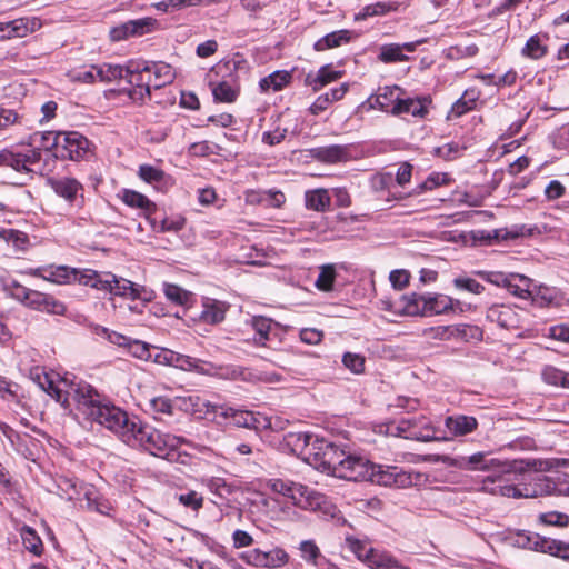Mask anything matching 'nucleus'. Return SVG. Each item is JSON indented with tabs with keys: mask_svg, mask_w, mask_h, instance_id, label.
I'll return each mask as SVG.
<instances>
[{
	"mask_svg": "<svg viewBox=\"0 0 569 569\" xmlns=\"http://www.w3.org/2000/svg\"><path fill=\"white\" fill-rule=\"evenodd\" d=\"M425 40H418L415 42H406L403 44L389 43L383 44L380 48L379 60L385 63L407 61L409 58L403 51L413 52L418 44L423 43Z\"/></svg>",
	"mask_w": 569,
	"mask_h": 569,
	"instance_id": "nucleus-25",
	"label": "nucleus"
},
{
	"mask_svg": "<svg viewBox=\"0 0 569 569\" xmlns=\"http://www.w3.org/2000/svg\"><path fill=\"white\" fill-rule=\"evenodd\" d=\"M427 476L420 472L406 471L397 466L371 463L370 478L367 481L386 487L409 488L426 482Z\"/></svg>",
	"mask_w": 569,
	"mask_h": 569,
	"instance_id": "nucleus-5",
	"label": "nucleus"
},
{
	"mask_svg": "<svg viewBox=\"0 0 569 569\" xmlns=\"http://www.w3.org/2000/svg\"><path fill=\"white\" fill-rule=\"evenodd\" d=\"M478 94L475 91H466L463 96L457 100L449 112V117H460L473 109Z\"/></svg>",
	"mask_w": 569,
	"mask_h": 569,
	"instance_id": "nucleus-47",
	"label": "nucleus"
},
{
	"mask_svg": "<svg viewBox=\"0 0 569 569\" xmlns=\"http://www.w3.org/2000/svg\"><path fill=\"white\" fill-rule=\"evenodd\" d=\"M290 443L293 450H298L302 459L315 467L320 468L321 460L327 455L330 441L309 433L290 435Z\"/></svg>",
	"mask_w": 569,
	"mask_h": 569,
	"instance_id": "nucleus-10",
	"label": "nucleus"
},
{
	"mask_svg": "<svg viewBox=\"0 0 569 569\" xmlns=\"http://www.w3.org/2000/svg\"><path fill=\"white\" fill-rule=\"evenodd\" d=\"M298 482L283 480V479H271L268 482V487L276 493L282 495L289 498L292 501L293 498V489L297 487Z\"/></svg>",
	"mask_w": 569,
	"mask_h": 569,
	"instance_id": "nucleus-59",
	"label": "nucleus"
},
{
	"mask_svg": "<svg viewBox=\"0 0 569 569\" xmlns=\"http://www.w3.org/2000/svg\"><path fill=\"white\" fill-rule=\"evenodd\" d=\"M430 100L428 98H400L397 103L392 107L390 112L393 116L399 114H411L413 117L423 118L428 113V104Z\"/></svg>",
	"mask_w": 569,
	"mask_h": 569,
	"instance_id": "nucleus-26",
	"label": "nucleus"
},
{
	"mask_svg": "<svg viewBox=\"0 0 569 569\" xmlns=\"http://www.w3.org/2000/svg\"><path fill=\"white\" fill-rule=\"evenodd\" d=\"M506 473H495L487 476L482 480L481 490L491 495H498L501 497H512V498H520V497H537L538 495H528V492H531L535 489V486L532 488L526 487L523 491L519 489L515 485L510 483H503L502 482V476Z\"/></svg>",
	"mask_w": 569,
	"mask_h": 569,
	"instance_id": "nucleus-18",
	"label": "nucleus"
},
{
	"mask_svg": "<svg viewBox=\"0 0 569 569\" xmlns=\"http://www.w3.org/2000/svg\"><path fill=\"white\" fill-rule=\"evenodd\" d=\"M530 286L531 279L528 277L518 273H511L510 279L508 280L505 288L511 295L521 299H527L530 297Z\"/></svg>",
	"mask_w": 569,
	"mask_h": 569,
	"instance_id": "nucleus-39",
	"label": "nucleus"
},
{
	"mask_svg": "<svg viewBox=\"0 0 569 569\" xmlns=\"http://www.w3.org/2000/svg\"><path fill=\"white\" fill-rule=\"evenodd\" d=\"M341 71H335L330 68V66L321 67L317 73V77L311 82L313 90H320L323 86L341 78Z\"/></svg>",
	"mask_w": 569,
	"mask_h": 569,
	"instance_id": "nucleus-51",
	"label": "nucleus"
},
{
	"mask_svg": "<svg viewBox=\"0 0 569 569\" xmlns=\"http://www.w3.org/2000/svg\"><path fill=\"white\" fill-rule=\"evenodd\" d=\"M445 427L451 437H462L473 432L478 428V421L471 416L456 415L445 419Z\"/></svg>",
	"mask_w": 569,
	"mask_h": 569,
	"instance_id": "nucleus-27",
	"label": "nucleus"
},
{
	"mask_svg": "<svg viewBox=\"0 0 569 569\" xmlns=\"http://www.w3.org/2000/svg\"><path fill=\"white\" fill-rule=\"evenodd\" d=\"M350 40V32L348 30H338L326 34L315 43L316 51H325L347 43Z\"/></svg>",
	"mask_w": 569,
	"mask_h": 569,
	"instance_id": "nucleus-40",
	"label": "nucleus"
},
{
	"mask_svg": "<svg viewBox=\"0 0 569 569\" xmlns=\"http://www.w3.org/2000/svg\"><path fill=\"white\" fill-rule=\"evenodd\" d=\"M399 6L400 4L396 1L368 4L356 16V20H365L369 17L382 16L389 12L398 11Z\"/></svg>",
	"mask_w": 569,
	"mask_h": 569,
	"instance_id": "nucleus-43",
	"label": "nucleus"
},
{
	"mask_svg": "<svg viewBox=\"0 0 569 569\" xmlns=\"http://www.w3.org/2000/svg\"><path fill=\"white\" fill-rule=\"evenodd\" d=\"M473 274L481 278L482 280L492 283L497 287L505 288L511 273H505L501 271H488V270H476Z\"/></svg>",
	"mask_w": 569,
	"mask_h": 569,
	"instance_id": "nucleus-58",
	"label": "nucleus"
},
{
	"mask_svg": "<svg viewBox=\"0 0 569 569\" xmlns=\"http://www.w3.org/2000/svg\"><path fill=\"white\" fill-rule=\"evenodd\" d=\"M538 521L545 526L565 528L569 525V516L559 511H548L540 513Z\"/></svg>",
	"mask_w": 569,
	"mask_h": 569,
	"instance_id": "nucleus-55",
	"label": "nucleus"
},
{
	"mask_svg": "<svg viewBox=\"0 0 569 569\" xmlns=\"http://www.w3.org/2000/svg\"><path fill=\"white\" fill-rule=\"evenodd\" d=\"M121 199L127 206L141 209L147 218L156 211V204L138 191L124 189Z\"/></svg>",
	"mask_w": 569,
	"mask_h": 569,
	"instance_id": "nucleus-34",
	"label": "nucleus"
},
{
	"mask_svg": "<svg viewBox=\"0 0 569 569\" xmlns=\"http://www.w3.org/2000/svg\"><path fill=\"white\" fill-rule=\"evenodd\" d=\"M401 302V311L409 316L447 313L448 311L453 310L455 303H459V301H455L452 298L443 295L426 296L418 293L402 296Z\"/></svg>",
	"mask_w": 569,
	"mask_h": 569,
	"instance_id": "nucleus-4",
	"label": "nucleus"
},
{
	"mask_svg": "<svg viewBox=\"0 0 569 569\" xmlns=\"http://www.w3.org/2000/svg\"><path fill=\"white\" fill-rule=\"evenodd\" d=\"M299 550L301 552V558L315 567L325 558L321 556L320 549L312 540H303L300 543Z\"/></svg>",
	"mask_w": 569,
	"mask_h": 569,
	"instance_id": "nucleus-49",
	"label": "nucleus"
},
{
	"mask_svg": "<svg viewBox=\"0 0 569 569\" xmlns=\"http://www.w3.org/2000/svg\"><path fill=\"white\" fill-rule=\"evenodd\" d=\"M132 441L128 443L131 447H141L151 455L173 461L177 450L182 443L189 441L179 436L166 433L149 426L142 425L140 421L133 431Z\"/></svg>",
	"mask_w": 569,
	"mask_h": 569,
	"instance_id": "nucleus-2",
	"label": "nucleus"
},
{
	"mask_svg": "<svg viewBox=\"0 0 569 569\" xmlns=\"http://www.w3.org/2000/svg\"><path fill=\"white\" fill-rule=\"evenodd\" d=\"M517 545L535 551L548 553L555 546V539L542 537L538 533L522 532L517 536Z\"/></svg>",
	"mask_w": 569,
	"mask_h": 569,
	"instance_id": "nucleus-31",
	"label": "nucleus"
},
{
	"mask_svg": "<svg viewBox=\"0 0 569 569\" xmlns=\"http://www.w3.org/2000/svg\"><path fill=\"white\" fill-rule=\"evenodd\" d=\"M224 377L231 380H241L248 382H254L259 380V377L254 372L239 366L227 368Z\"/></svg>",
	"mask_w": 569,
	"mask_h": 569,
	"instance_id": "nucleus-60",
	"label": "nucleus"
},
{
	"mask_svg": "<svg viewBox=\"0 0 569 569\" xmlns=\"http://www.w3.org/2000/svg\"><path fill=\"white\" fill-rule=\"evenodd\" d=\"M345 452V450L340 449L333 442L330 441L329 447L327 449V455L323 458V460H321L319 470L323 472H330L336 477L338 468L341 466V460Z\"/></svg>",
	"mask_w": 569,
	"mask_h": 569,
	"instance_id": "nucleus-36",
	"label": "nucleus"
},
{
	"mask_svg": "<svg viewBox=\"0 0 569 569\" xmlns=\"http://www.w3.org/2000/svg\"><path fill=\"white\" fill-rule=\"evenodd\" d=\"M396 431L400 437L423 442L448 439L447 437L437 436L436 428L422 415L400 419L396 426Z\"/></svg>",
	"mask_w": 569,
	"mask_h": 569,
	"instance_id": "nucleus-11",
	"label": "nucleus"
},
{
	"mask_svg": "<svg viewBox=\"0 0 569 569\" xmlns=\"http://www.w3.org/2000/svg\"><path fill=\"white\" fill-rule=\"evenodd\" d=\"M178 500L181 505L193 511H198L203 506V497L194 490L179 495Z\"/></svg>",
	"mask_w": 569,
	"mask_h": 569,
	"instance_id": "nucleus-63",
	"label": "nucleus"
},
{
	"mask_svg": "<svg viewBox=\"0 0 569 569\" xmlns=\"http://www.w3.org/2000/svg\"><path fill=\"white\" fill-rule=\"evenodd\" d=\"M41 159L39 149H28L24 152L10 150L7 167L12 168L19 173L30 176L34 172L33 166Z\"/></svg>",
	"mask_w": 569,
	"mask_h": 569,
	"instance_id": "nucleus-20",
	"label": "nucleus"
},
{
	"mask_svg": "<svg viewBox=\"0 0 569 569\" xmlns=\"http://www.w3.org/2000/svg\"><path fill=\"white\" fill-rule=\"evenodd\" d=\"M370 468L369 460L345 452L336 477L352 481H367L370 478Z\"/></svg>",
	"mask_w": 569,
	"mask_h": 569,
	"instance_id": "nucleus-14",
	"label": "nucleus"
},
{
	"mask_svg": "<svg viewBox=\"0 0 569 569\" xmlns=\"http://www.w3.org/2000/svg\"><path fill=\"white\" fill-rule=\"evenodd\" d=\"M347 91L348 84L342 83L340 87L333 88L329 92L319 96L311 104L310 112L312 114H319L320 112L325 111L330 103L342 99Z\"/></svg>",
	"mask_w": 569,
	"mask_h": 569,
	"instance_id": "nucleus-35",
	"label": "nucleus"
},
{
	"mask_svg": "<svg viewBox=\"0 0 569 569\" xmlns=\"http://www.w3.org/2000/svg\"><path fill=\"white\" fill-rule=\"evenodd\" d=\"M57 488L61 498L67 500H78L83 493L87 508L101 515H108L111 506L108 500L101 498L93 486L78 485V481L68 477H60L57 481Z\"/></svg>",
	"mask_w": 569,
	"mask_h": 569,
	"instance_id": "nucleus-6",
	"label": "nucleus"
},
{
	"mask_svg": "<svg viewBox=\"0 0 569 569\" xmlns=\"http://www.w3.org/2000/svg\"><path fill=\"white\" fill-rule=\"evenodd\" d=\"M139 177L148 183L161 182L164 172L153 166L142 164L139 167Z\"/></svg>",
	"mask_w": 569,
	"mask_h": 569,
	"instance_id": "nucleus-64",
	"label": "nucleus"
},
{
	"mask_svg": "<svg viewBox=\"0 0 569 569\" xmlns=\"http://www.w3.org/2000/svg\"><path fill=\"white\" fill-rule=\"evenodd\" d=\"M132 37H142L153 32L157 29V20L151 17L130 20Z\"/></svg>",
	"mask_w": 569,
	"mask_h": 569,
	"instance_id": "nucleus-54",
	"label": "nucleus"
},
{
	"mask_svg": "<svg viewBox=\"0 0 569 569\" xmlns=\"http://www.w3.org/2000/svg\"><path fill=\"white\" fill-rule=\"evenodd\" d=\"M206 487L219 497H226L231 493V487L223 478L212 477L204 480Z\"/></svg>",
	"mask_w": 569,
	"mask_h": 569,
	"instance_id": "nucleus-61",
	"label": "nucleus"
},
{
	"mask_svg": "<svg viewBox=\"0 0 569 569\" xmlns=\"http://www.w3.org/2000/svg\"><path fill=\"white\" fill-rule=\"evenodd\" d=\"M93 333L108 340L112 345L127 349L134 358L140 360H149L152 358L150 346L141 340L131 339L98 325L93 327Z\"/></svg>",
	"mask_w": 569,
	"mask_h": 569,
	"instance_id": "nucleus-12",
	"label": "nucleus"
},
{
	"mask_svg": "<svg viewBox=\"0 0 569 569\" xmlns=\"http://www.w3.org/2000/svg\"><path fill=\"white\" fill-rule=\"evenodd\" d=\"M51 148L57 158L79 160L88 152L89 141L76 131H58L53 137Z\"/></svg>",
	"mask_w": 569,
	"mask_h": 569,
	"instance_id": "nucleus-9",
	"label": "nucleus"
},
{
	"mask_svg": "<svg viewBox=\"0 0 569 569\" xmlns=\"http://www.w3.org/2000/svg\"><path fill=\"white\" fill-rule=\"evenodd\" d=\"M313 158L325 163H338L347 161L349 150L346 146L332 144L312 149Z\"/></svg>",
	"mask_w": 569,
	"mask_h": 569,
	"instance_id": "nucleus-30",
	"label": "nucleus"
},
{
	"mask_svg": "<svg viewBox=\"0 0 569 569\" xmlns=\"http://www.w3.org/2000/svg\"><path fill=\"white\" fill-rule=\"evenodd\" d=\"M126 79L132 86L128 90V96L133 102L143 103L150 99L153 84L149 73V62L130 60L127 63Z\"/></svg>",
	"mask_w": 569,
	"mask_h": 569,
	"instance_id": "nucleus-7",
	"label": "nucleus"
},
{
	"mask_svg": "<svg viewBox=\"0 0 569 569\" xmlns=\"http://www.w3.org/2000/svg\"><path fill=\"white\" fill-rule=\"evenodd\" d=\"M68 393L76 403V409L87 419L92 420L118 436L124 443H130L139 420L130 418L119 407L106 401L89 383L80 381L72 385Z\"/></svg>",
	"mask_w": 569,
	"mask_h": 569,
	"instance_id": "nucleus-1",
	"label": "nucleus"
},
{
	"mask_svg": "<svg viewBox=\"0 0 569 569\" xmlns=\"http://www.w3.org/2000/svg\"><path fill=\"white\" fill-rule=\"evenodd\" d=\"M163 292L168 300L178 306L187 305L190 299V293L177 284L164 283Z\"/></svg>",
	"mask_w": 569,
	"mask_h": 569,
	"instance_id": "nucleus-52",
	"label": "nucleus"
},
{
	"mask_svg": "<svg viewBox=\"0 0 569 569\" xmlns=\"http://www.w3.org/2000/svg\"><path fill=\"white\" fill-rule=\"evenodd\" d=\"M149 73L152 77V84L154 89H160L170 84L176 78L173 68L161 61L149 62Z\"/></svg>",
	"mask_w": 569,
	"mask_h": 569,
	"instance_id": "nucleus-32",
	"label": "nucleus"
},
{
	"mask_svg": "<svg viewBox=\"0 0 569 569\" xmlns=\"http://www.w3.org/2000/svg\"><path fill=\"white\" fill-rule=\"evenodd\" d=\"M41 26L36 18H20L0 23V39L23 38Z\"/></svg>",
	"mask_w": 569,
	"mask_h": 569,
	"instance_id": "nucleus-23",
	"label": "nucleus"
},
{
	"mask_svg": "<svg viewBox=\"0 0 569 569\" xmlns=\"http://www.w3.org/2000/svg\"><path fill=\"white\" fill-rule=\"evenodd\" d=\"M210 88L214 100L219 102H234L239 94L238 87L233 86L229 81L211 82Z\"/></svg>",
	"mask_w": 569,
	"mask_h": 569,
	"instance_id": "nucleus-38",
	"label": "nucleus"
},
{
	"mask_svg": "<svg viewBox=\"0 0 569 569\" xmlns=\"http://www.w3.org/2000/svg\"><path fill=\"white\" fill-rule=\"evenodd\" d=\"M264 568H280L288 563L289 555L281 548H273L269 551H262Z\"/></svg>",
	"mask_w": 569,
	"mask_h": 569,
	"instance_id": "nucleus-48",
	"label": "nucleus"
},
{
	"mask_svg": "<svg viewBox=\"0 0 569 569\" xmlns=\"http://www.w3.org/2000/svg\"><path fill=\"white\" fill-rule=\"evenodd\" d=\"M228 306L219 300L207 299L203 302V309L200 318L203 322L217 325L224 320Z\"/></svg>",
	"mask_w": 569,
	"mask_h": 569,
	"instance_id": "nucleus-33",
	"label": "nucleus"
},
{
	"mask_svg": "<svg viewBox=\"0 0 569 569\" xmlns=\"http://www.w3.org/2000/svg\"><path fill=\"white\" fill-rule=\"evenodd\" d=\"M49 183L59 197L69 202L74 201L78 193L82 190V184L74 178L70 177L50 179Z\"/></svg>",
	"mask_w": 569,
	"mask_h": 569,
	"instance_id": "nucleus-29",
	"label": "nucleus"
},
{
	"mask_svg": "<svg viewBox=\"0 0 569 569\" xmlns=\"http://www.w3.org/2000/svg\"><path fill=\"white\" fill-rule=\"evenodd\" d=\"M22 302L34 310L44 311L53 315H62L66 307L62 302L56 300L47 293L20 287Z\"/></svg>",
	"mask_w": 569,
	"mask_h": 569,
	"instance_id": "nucleus-16",
	"label": "nucleus"
},
{
	"mask_svg": "<svg viewBox=\"0 0 569 569\" xmlns=\"http://www.w3.org/2000/svg\"><path fill=\"white\" fill-rule=\"evenodd\" d=\"M150 408L156 415L172 416L174 406H178L184 411L192 413L202 412V407L206 408V413L217 412V406L211 405L209 401L202 400L199 396L178 397L171 400L167 397L159 396L150 399Z\"/></svg>",
	"mask_w": 569,
	"mask_h": 569,
	"instance_id": "nucleus-8",
	"label": "nucleus"
},
{
	"mask_svg": "<svg viewBox=\"0 0 569 569\" xmlns=\"http://www.w3.org/2000/svg\"><path fill=\"white\" fill-rule=\"evenodd\" d=\"M258 201L267 207L280 208L284 203L286 197L279 190H268L261 193Z\"/></svg>",
	"mask_w": 569,
	"mask_h": 569,
	"instance_id": "nucleus-62",
	"label": "nucleus"
},
{
	"mask_svg": "<svg viewBox=\"0 0 569 569\" xmlns=\"http://www.w3.org/2000/svg\"><path fill=\"white\" fill-rule=\"evenodd\" d=\"M336 271L333 266H322L316 280V287L321 291H330L333 287Z\"/></svg>",
	"mask_w": 569,
	"mask_h": 569,
	"instance_id": "nucleus-56",
	"label": "nucleus"
},
{
	"mask_svg": "<svg viewBox=\"0 0 569 569\" xmlns=\"http://www.w3.org/2000/svg\"><path fill=\"white\" fill-rule=\"evenodd\" d=\"M453 286L457 290L468 291L475 295H481L485 287L473 278L459 276L453 279Z\"/></svg>",
	"mask_w": 569,
	"mask_h": 569,
	"instance_id": "nucleus-57",
	"label": "nucleus"
},
{
	"mask_svg": "<svg viewBox=\"0 0 569 569\" xmlns=\"http://www.w3.org/2000/svg\"><path fill=\"white\" fill-rule=\"evenodd\" d=\"M452 466L466 471H492L495 473H512L516 471L536 469V460L507 461L492 458L488 452L479 451L470 456L457 457L452 460Z\"/></svg>",
	"mask_w": 569,
	"mask_h": 569,
	"instance_id": "nucleus-3",
	"label": "nucleus"
},
{
	"mask_svg": "<svg viewBox=\"0 0 569 569\" xmlns=\"http://www.w3.org/2000/svg\"><path fill=\"white\" fill-rule=\"evenodd\" d=\"M23 546L34 556H40L42 552L41 539L37 536L36 531L30 527H24L21 531Z\"/></svg>",
	"mask_w": 569,
	"mask_h": 569,
	"instance_id": "nucleus-50",
	"label": "nucleus"
},
{
	"mask_svg": "<svg viewBox=\"0 0 569 569\" xmlns=\"http://www.w3.org/2000/svg\"><path fill=\"white\" fill-rule=\"evenodd\" d=\"M526 479L535 482V489L528 495H551L557 493L561 496H569V475L563 473L556 479H550L546 476L530 472Z\"/></svg>",
	"mask_w": 569,
	"mask_h": 569,
	"instance_id": "nucleus-13",
	"label": "nucleus"
},
{
	"mask_svg": "<svg viewBox=\"0 0 569 569\" xmlns=\"http://www.w3.org/2000/svg\"><path fill=\"white\" fill-rule=\"evenodd\" d=\"M92 69H94L97 79L101 82H111L118 79H126V72H127V64L120 66V64H110V63H102L100 66H92Z\"/></svg>",
	"mask_w": 569,
	"mask_h": 569,
	"instance_id": "nucleus-37",
	"label": "nucleus"
},
{
	"mask_svg": "<svg viewBox=\"0 0 569 569\" xmlns=\"http://www.w3.org/2000/svg\"><path fill=\"white\" fill-rule=\"evenodd\" d=\"M293 495L292 503L298 508L310 511L323 510L325 512L328 509L326 497L308 486L298 483L293 489Z\"/></svg>",
	"mask_w": 569,
	"mask_h": 569,
	"instance_id": "nucleus-19",
	"label": "nucleus"
},
{
	"mask_svg": "<svg viewBox=\"0 0 569 569\" xmlns=\"http://www.w3.org/2000/svg\"><path fill=\"white\" fill-rule=\"evenodd\" d=\"M107 280L110 282V287L103 288V290L116 296L134 300L142 298V293L146 292L143 286L136 284L124 278H118L112 273H107Z\"/></svg>",
	"mask_w": 569,
	"mask_h": 569,
	"instance_id": "nucleus-24",
	"label": "nucleus"
},
{
	"mask_svg": "<svg viewBox=\"0 0 569 569\" xmlns=\"http://www.w3.org/2000/svg\"><path fill=\"white\" fill-rule=\"evenodd\" d=\"M84 286L103 290V288L110 287V282L107 280V273L101 274L93 270H84L80 276L74 279Z\"/></svg>",
	"mask_w": 569,
	"mask_h": 569,
	"instance_id": "nucleus-46",
	"label": "nucleus"
},
{
	"mask_svg": "<svg viewBox=\"0 0 569 569\" xmlns=\"http://www.w3.org/2000/svg\"><path fill=\"white\" fill-rule=\"evenodd\" d=\"M487 319L499 327L510 330L520 327V315L511 306L493 305L487 310Z\"/></svg>",
	"mask_w": 569,
	"mask_h": 569,
	"instance_id": "nucleus-22",
	"label": "nucleus"
},
{
	"mask_svg": "<svg viewBox=\"0 0 569 569\" xmlns=\"http://www.w3.org/2000/svg\"><path fill=\"white\" fill-rule=\"evenodd\" d=\"M522 53L531 59H540L547 53V47L542 43L541 38L536 34L527 40Z\"/></svg>",
	"mask_w": 569,
	"mask_h": 569,
	"instance_id": "nucleus-53",
	"label": "nucleus"
},
{
	"mask_svg": "<svg viewBox=\"0 0 569 569\" xmlns=\"http://www.w3.org/2000/svg\"><path fill=\"white\" fill-rule=\"evenodd\" d=\"M250 325L256 332L254 343L257 346H266V342L269 340L272 320L262 316H256L252 317Z\"/></svg>",
	"mask_w": 569,
	"mask_h": 569,
	"instance_id": "nucleus-42",
	"label": "nucleus"
},
{
	"mask_svg": "<svg viewBox=\"0 0 569 569\" xmlns=\"http://www.w3.org/2000/svg\"><path fill=\"white\" fill-rule=\"evenodd\" d=\"M401 89L397 86L385 87L376 98V103L386 112H390L392 107L400 100Z\"/></svg>",
	"mask_w": 569,
	"mask_h": 569,
	"instance_id": "nucleus-45",
	"label": "nucleus"
},
{
	"mask_svg": "<svg viewBox=\"0 0 569 569\" xmlns=\"http://www.w3.org/2000/svg\"><path fill=\"white\" fill-rule=\"evenodd\" d=\"M291 80V74L288 71H274L268 77L260 80L259 86L262 91H278L286 87Z\"/></svg>",
	"mask_w": 569,
	"mask_h": 569,
	"instance_id": "nucleus-41",
	"label": "nucleus"
},
{
	"mask_svg": "<svg viewBox=\"0 0 569 569\" xmlns=\"http://www.w3.org/2000/svg\"><path fill=\"white\" fill-rule=\"evenodd\" d=\"M31 273L54 283L70 282L71 279H76L77 274H79L77 270L70 269L66 266L37 268L32 270Z\"/></svg>",
	"mask_w": 569,
	"mask_h": 569,
	"instance_id": "nucleus-28",
	"label": "nucleus"
},
{
	"mask_svg": "<svg viewBox=\"0 0 569 569\" xmlns=\"http://www.w3.org/2000/svg\"><path fill=\"white\" fill-rule=\"evenodd\" d=\"M349 549L356 555V557L365 561L370 569H382V565L387 563L388 560H392L393 557L390 555L376 550L366 541H361L355 538H347Z\"/></svg>",
	"mask_w": 569,
	"mask_h": 569,
	"instance_id": "nucleus-17",
	"label": "nucleus"
},
{
	"mask_svg": "<svg viewBox=\"0 0 569 569\" xmlns=\"http://www.w3.org/2000/svg\"><path fill=\"white\" fill-rule=\"evenodd\" d=\"M31 375L38 386L50 395L57 402L61 403L64 409L70 407V400H72V397L68 391L72 385H77L78 382H71L67 390H62L48 373H40L39 370L36 369V372H32Z\"/></svg>",
	"mask_w": 569,
	"mask_h": 569,
	"instance_id": "nucleus-21",
	"label": "nucleus"
},
{
	"mask_svg": "<svg viewBox=\"0 0 569 569\" xmlns=\"http://www.w3.org/2000/svg\"><path fill=\"white\" fill-rule=\"evenodd\" d=\"M226 418H230L232 423L237 427L264 430L273 429L272 420L259 412L238 410L233 408H227L221 412Z\"/></svg>",
	"mask_w": 569,
	"mask_h": 569,
	"instance_id": "nucleus-15",
	"label": "nucleus"
},
{
	"mask_svg": "<svg viewBox=\"0 0 569 569\" xmlns=\"http://www.w3.org/2000/svg\"><path fill=\"white\" fill-rule=\"evenodd\" d=\"M306 206L319 212H323L330 207V196L325 189H317L306 192Z\"/></svg>",
	"mask_w": 569,
	"mask_h": 569,
	"instance_id": "nucleus-44",
	"label": "nucleus"
}]
</instances>
